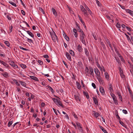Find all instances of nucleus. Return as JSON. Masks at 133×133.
<instances>
[{"label": "nucleus", "instance_id": "nucleus-1", "mask_svg": "<svg viewBox=\"0 0 133 133\" xmlns=\"http://www.w3.org/2000/svg\"><path fill=\"white\" fill-rule=\"evenodd\" d=\"M53 32H51L50 31H49L50 34L51 36L52 39L54 42H56L57 40V37L56 36L55 32L53 30Z\"/></svg>", "mask_w": 133, "mask_h": 133}, {"label": "nucleus", "instance_id": "nucleus-2", "mask_svg": "<svg viewBox=\"0 0 133 133\" xmlns=\"http://www.w3.org/2000/svg\"><path fill=\"white\" fill-rule=\"evenodd\" d=\"M80 8L81 11L83 12V14L86 17H88L89 14L86 11V10L82 5L80 6Z\"/></svg>", "mask_w": 133, "mask_h": 133}, {"label": "nucleus", "instance_id": "nucleus-3", "mask_svg": "<svg viewBox=\"0 0 133 133\" xmlns=\"http://www.w3.org/2000/svg\"><path fill=\"white\" fill-rule=\"evenodd\" d=\"M94 71L97 77L101 76L100 72L97 68L94 69Z\"/></svg>", "mask_w": 133, "mask_h": 133}, {"label": "nucleus", "instance_id": "nucleus-4", "mask_svg": "<svg viewBox=\"0 0 133 133\" xmlns=\"http://www.w3.org/2000/svg\"><path fill=\"white\" fill-rule=\"evenodd\" d=\"M10 64L14 68H18V66L16 65L15 64L14 62L12 61H11L10 62Z\"/></svg>", "mask_w": 133, "mask_h": 133}, {"label": "nucleus", "instance_id": "nucleus-5", "mask_svg": "<svg viewBox=\"0 0 133 133\" xmlns=\"http://www.w3.org/2000/svg\"><path fill=\"white\" fill-rule=\"evenodd\" d=\"M99 90L101 93L103 95L105 93V91L103 88L102 87H99Z\"/></svg>", "mask_w": 133, "mask_h": 133}, {"label": "nucleus", "instance_id": "nucleus-6", "mask_svg": "<svg viewBox=\"0 0 133 133\" xmlns=\"http://www.w3.org/2000/svg\"><path fill=\"white\" fill-rule=\"evenodd\" d=\"M60 99H58V101H57V102H56V104L58 106H59V105L61 106L62 108L64 107L63 105L62 104L61 102V101L59 100Z\"/></svg>", "mask_w": 133, "mask_h": 133}, {"label": "nucleus", "instance_id": "nucleus-7", "mask_svg": "<svg viewBox=\"0 0 133 133\" xmlns=\"http://www.w3.org/2000/svg\"><path fill=\"white\" fill-rule=\"evenodd\" d=\"M126 11L127 13H129L130 15L133 16V12L129 9L125 10Z\"/></svg>", "mask_w": 133, "mask_h": 133}, {"label": "nucleus", "instance_id": "nucleus-8", "mask_svg": "<svg viewBox=\"0 0 133 133\" xmlns=\"http://www.w3.org/2000/svg\"><path fill=\"white\" fill-rule=\"evenodd\" d=\"M66 55L67 59H68L70 61H71V59L70 54L67 52H66Z\"/></svg>", "mask_w": 133, "mask_h": 133}, {"label": "nucleus", "instance_id": "nucleus-9", "mask_svg": "<svg viewBox=\"0 0 133 133\" xmlns=\"http://www.w3.org/2000/svg\"><path fill=\"white\" fill-rule=\"evenodd\" d=\"M63 35L65 39H66L67 41H69V37L66 35V34L65 33L64 31H63Z\"/></svg>", "mask_w": 133, "mask_h": 133}, {"label": "nucleus", "instance_id": "nucleus-10", "mask_svg": "<svg viewBox=\"0 0 133 133\" xmlns=\"http://www.w3.org/2000/svg\"><path fill=\"white\" fill-rule=\"evenodd\" d=\"M52 10L53 14L55 16H57L58 15L57 14L55 9L54 8H52Z\"/></svg>", "mask_w": 133, "mask_h": 133}, {"label": "nucleus", "instance_id": "nucleus-11", "mask_svg": "<svg viewBox=\"0 0 133 133\" xmlns=\"http://www.w3.org/2000/svg\"><path fill=\"white\" fill-rule=\"evenodd\" d=\"M92 99L95 104L96 105H98V102L97 99L95 97H92Z\"/></svg>", "mask_w": 133, "mask_h": 133}, {"label": "nucleus", "instance_id": "nucleus-12", "mask_svg": "<svg viewBox=\"0 0 133 133\" xmlns=\"http://www.w3.org/2000/svg\"><path fill=\"white\" fill-rule=\"evenodd\" d=\"M73 31L74 32V35L75 37H77L78 34L77 33V30L75 29H73Z\"/></svg>", "mask_w": 133, "mask_h": 133}, {"label": "nucleus", "instance_id": "nucleus-13", "mask_svg": "<svg viewBox=\"0 0 133 133\" xmlns=\"http://www.w3.org/2000/svg\"><path fill=\"white\" fill-rule=\"evenodd\" d=\"M0 63H2L3 65L6 67H8L9 66L8 64L0 60Z\"/></svg>", "mask_w": 133, "mask_h": 133}, {"label": "nucleus", "instance_id": "nucleus-14", "mask_svg": "<svg viewBox=\"0 0 133 133\" xmlns=\"http://www.w3.org/2000/svg\"><path fill=\"white\" fill-rule=\"evenodd\" d=\"M77 49L78 51L79 52H81L82 51V49L80 45H78Z\"/></svg>", "mask_w": 133, "mask_h": 133}, {"label": "nucleus", "instance_id": "nucleus-15", "mask_svg": "<svg viewBox=\"0 0 133 133\" xmlns=\"http://www.w3.org/2000/svg\"><path fill=\"white\" fill-rule=\"evenodd\" d=\"M99 127L102 131L104 133H108L107 131L101 125H99Z\"/></svg>", "mask_w": 133, "mask_h": 133}, {"label": "nucleus", "instance_id": "nucleus-16", "mask_svg": "<svg viewBox=\"0 0 133 133\" xmlns=\"http://www.w3.org/2000/svg\"><path fill=\"white\" fill-rule=\"evenodd\" d=\"M26 31L27 32V33L31 37L33 38L34 37V35L32 34V33L30 31Z\"/></svg>", "mask_w": 133, "mask_h": 133}, {"label": "nucleus", "instance_id": "nucleus-17", "mask_svg": "<svg viewBox=\"0 0 133 133\" xmlns=\"http://www.w3.org/2000/svg\"><path fill=\"white\" fill-rule=\"evenodd\" d=\"M30 77L32 79L36 81H38L39 80L36 77L33 76H30Z\"/></svg>", "mask_w": 133, "mask_h": 133}, {"label": "nucleus", "instance_id": "nucleus-18", "mask_svg": "<svg viewBox=\"0 0 133 133\" xmlns=\"http://www.w3.org/2000/svg\"><path fill=\"white\" fill-rule=\"evenodd\" d=\"M76 84L77 88L79 90L81 88V87L79 83L78 82H76Z\"/></svg>", "mask_w": 133, "mask_h": 133}, {"label": "nucleus", "instance_id": "nucleus-19", "mask_svg": "<svg viewBox=\"0 0 133 133\" xmlns=\"http://www.w3.org/2000/svg\"><path fill=\"white\" fill-rule=\"evenodd\" d=\"M83 93L84 95L86 96L87 99H88L89 98V95H88V93L87 92H85L84 91H83Z\"/></svg>", "mask_w": 133, "mask_h": 133}, {"label": "nucleus", "instance_id": "nucleus-20", "mask_svg": "<svg viewBox=\"0 0 133 133\" xmlns=\"http://www.w3.org/2000/svg\"><path fill=\"white\" fill-rule=\"evenodd\" d=\"M91 72V75H93L94 74V70L91 67H90L89 68Z\"/></svg>", "mask_w": 133, "mask_h": 133}, {"label": "nucleus", "instance_id": "nucleus-21", "mask_svg": "<svg viewBox=\"0 0 133 133\" xmlns=\"http://www.w3.org/2000/svg\"><path fill=\"white\" fill-rule=\"evenodd\" d=\"M19 82L20 83H21V84L23 86H24V87H25L26 88H27L26 87V84L24 82H22V81H19Z\"/></svg>", "mask_w": 133, "mask_h": 133}, {"label": "nucleus", "instance_id": "nucleus-22", "mask_svg": "<svg viewBox=\"0 0 133 133\" xmlns=\"http://www.w3.org/2000/svg\"><path fill=\"white\" fill-rule=\"evenodd\" d=\"M1 74L5 78H7L8 77V73L7 72H5L4 74L2 73Z\"/></svg>", "mask_w": 133, "mask_h": 133}, {"label": "nucleus", "instance_id": "nucleus-23", "mask_svg": "<svg viewBox=\"0 0 133 133\" xmlns=\"http://www.w3.org/2000/svg\"><path fill=\"white\" fill-rule=\"evenodd\" d=\"M114 102L116 105L118 104V101L116 97L113 98Z\"/></svg>", "mask_w": 133, "mask_h": 133}, {"label": "nucleus", "instance_id": "nucleus-24", "mask_svg": "<svg viewBox=\"0 0 133 133\" xmlns=\"http://www.w3.org/2000/svg\"><path fill=\"white\" fill-rule=\"evenodd\" d=\"M96 65L97 66L98 68L100 70L102 71V68L100 66V65L98 63V62H96Z\"/></svg>", "mask_w": 133, "mask_h": 133}, {"label": "nucleus", "instance_id": "nucleus-25", "mask_svg": "<svg viewBox=\"0 0 133 133\" xmlns=\"http://www.w3.org/2000/svg\"><path fill=\"white\" fill-rule=\"evenodd\" d=\"M119 122L120 124H121L122 126L124 127L125 128H126L127 126L121 121L120 120L119 121Z\"/></svg>", "mask_w": 133, "mask_h": 133}, {"label": "nucleus", "instance_id": "nucleus-26", "mask_svg": "<svg viewBox=\"0 0 133 133\" xmlns=\"http://www.w3.org/2000/svg\"><path fill=\"white\" fill-rule=\"evenodd\" d=\"M84 49L85 50V55L87 56H88L89 55V53L88 50L86 48H85Z\"/></svg>", "mask_w": 133, "mask_h": 133}, {"label": "nucleus", "instance_id": "nucleus-27", "mask_svg": "<svg viewBox=\"0 0 133 133\" xmlns=\"http://www.w3.org/2000/svg\"><path fill=\"white\" fill-rule=\"evenodd\" d=\"M76 25L77 27V29L78 31L79 32V31H80V30H81V29H80L79 24H78L77 22H76Z\"/></svg>", "mask_w": 133, "mask_h": 133}, {"label": "nucleus", "instance_id": "nucleus-28", "mask_svg": "<svg viewBox=\"0 0 133 133\" xmlns=\"http://www.w3.org/2000/svg\"><path fill=\"white\" fill-rule=\"evenodd\" d=\"M97 79H98L99 82H102L103 81L101 76L97 77Z\"/></svg>", "mask_w": 133, "mask_h": 133}, {"label": "nucleus", "instance_id": "nucleus-29", "mask_svg": "<svg viewBox=\"0 0 133 133\" xmlns=\"http://www.w3.org/2000/svg\"><path fill=\"white\" fill-rule=\"evenodd\" d=\"M105 77L107 79H109V76L108 73L107 72H105Z\"/></svg>", "mask_w": 133, "mask_h": 133}, {"label": "nucleus", "instance_id": "nucleus-30", "mask_svg": "<svg viewBox=\"0 0 133 133\" xmlns=\"http://www.w3.org/2000/svg\"><path fill=\"white\" fill-rule=\"evenodd\" d=\"M9 3L11 4L12 5L15 7H16L17 6L16 4L15 3L12 2L11 1H9Z\"/></svg>", "mask_w": 133, "mask_h": 133}, {"label": "nucleus", "instance_id": "nucleus-31", "mask_svg": "<svg viewBox=\"0 0 133 133\" xmlns=\"http://www.w3.org/2000/svg\"><path fill=\"white\" fill-rule=\"evenodd\" d=\"M94 116L96 117H97L99 116L100 115L97 112H95L94 113Z\"/></svg>", "mask_w": 133, "mask_h": 133}, {"label": "nucleus", "instance_id": "nucleus-32", "mask_svg": "<svg viewBox=\"0 0 133 133\" xmlns=\"http://www.w3.org/2000/svg\"><path fill=\"white\" fill-rule=\"evenodd\" d=\"M48 88L49 89V90H50L52 92V93H54V91L53 89L49 85H48L47 86Z\"/></svg>", "mask_w": 133, "mask_h": 133}, {"label": "nucleus", "instance_id": "nucleus-33", "mask_svg": "<svg viewBox=\"0 0 133 133\" xmlns=\"http://www.w3.org/2000/svg\"><path fill=\"white\" fill-rule=\"evenodd\" d=\"M85 72H86V74H88L90 73V72L89 70V69L87 67H86L85 68Z\"/></svg>", "mask_w": 133, "mask_h": 133}, {"label": "nucleus", "instance_id": "nucleus-34", "mask_svg": "<svg viewBox=\"0 0 133 133\" xmlns=\"http://www.w3.org/2000/svg\"><path fill=\"white\" fill-rule=\"evenodd\" d=\"M109 90H110V92L112 93V91H113V89L112 87V86L111 84L109 85Z\"/></svg>", "mask_w": 133, "mask_h": 133}, {"label": "nucleus", "instance_id": "nucleus-35", "mask_svg": "<svg viewBox=\"0 0 133 133\" xmlns=\"http://www.w3.org/2000/svg\"><path fill=\"white\" fill-rule=\"evenodd\" d=\"M81 22L83 24V26H84V28H86V26L85 25V23L84 22L82 21V19H81L80 20Z\"/></svg>", "mask_w": 133, "mask_h": 133}, {"label": "nucleus", "instance_id": "nucleus-36", "mask_svg": "<svg viewBox=\"0 0 133 133\" xmlns=\"http://www.w3.org/2000/svg\"><path fill=\"white\" fill-rule=\"evenodd\" d=\"M70 53L72 56H75V53L72 50H70L69 51Z\"/></svg>", "mask_w": 133, "mask_h": 133}, {"label": "nucleus", "instance_id": "nucleus-37", "mask_svg": "<svg viewBox=\"0 0 133 133\" xmlns=\"http://www.w3.org/2000/svg\"><path fill=\"white\" fill-rule=\"evenodd\" d=\"M4 43L8 46L9 47L10 46V44L9 42L7 41H5L4 42Z\"/></svg>", "mask_w": 133, "mask_h": 133}, {"label": "nucleus", "instance_id": "nucleus-38", "mask_svg": "<svg viewBox=\"0 0 133 133\" xmlns=\"http://www.w3.org/2000/svg\"><path fill=\"white\" fill-rule=\"evenodd\" d=\"M74 97L75 99L77 101L78 100H79V101L80 100V99L79 98V97L78 96H77L75 95H74Z\"/></svg>", "mask_w": 133, "mask_h": 133}, {"label": "nucleus", "instance_id": "nucleus-39", "mask_svg": "<svg viewBox=\"0 0 133 133\" xmlns=\"http://www.w3.org/2000/svg\"><path fill=\"white\" fill-rule=\"evenodd\" d=\"M12 121H9L8 123V127H10L12 123Z\"/></svg>", "mask_w": 133, "mask_h": 133}, {"label": "nucleus", "instance_id": "nucleus-40", "mask_svg": "<svg viewBox=\"0 0 133 133\" xmlns=\"http://www.w3.org/2000/svg\"><path fill=\"white\" fill-rule=\"evenodd\" d=\"M38 8L39 9V10L40 11H41L42 12L43 14H45V13L43 9L42 8H41L40 7H39Z\"/></svg>", "mask_w": 133, "mask_h": 133}, {"label": "nucleus", "instance_id": "nucleus-41", "mask_svg": "<svg viewBox=\"0 0 133 133\" xmlns=\"http://www.w3.org/2000/svg\"><path fill=\"white\" fill-rule=\"evenodd\" d=\"M21 66L22 68L23 69L25 68L26 67V65L23 64H21Z\"/></svg>", "mask_w": 133, "mask_h": 133}, {"label": "nucleus", "instance_id": "nucleus-42", "mask_svg": "<svg viewBox=\"0 0 133 133\" xmlns=\"http://www.w3.org/2000/svg\"><path fill=\"white\" fill-rule=\"evenodd\" d=\"M77 65L80 67H82L83 65L82 62L81 61L79 62L78 63Z\"/></svg>", "mask_w": 133, "mask_h": 133}, {"label": "nucleus", "instance_id": "nucleus-43", "mask_svg": "<svg viewBox=\"0 0 133 133\" xmlns=\"http://www.w3.org/2000/svg\"><path fill=\"white\" fill-rule=\"evenodd\" d=\"M27 39V41L29 43H32L33 41L31 39L29 38L26 37H25Z\"/></svg>", "mask_w": 133, "mask_h": 133}, {"label": "nucleus", "instance_id": "nucleus-44", "mask_svg": "<svg viewBox=\"0 0 133 133\" xmlns=\"http://www.w3.org/2000/svg\"><path fill=\"white\" fill-rule=\"evenodd\" d=\"M85 37V34L81 35L80 36V39H84Z\"/></svg>", "mask_w": 133, "mask_h": 133}, {"label": "nucleus", "instance_id": "nucleus-45", "mask_svg": "<svg viewBox=\"0 0 133 133\" xmlns=\"http://www.w3.org/2000/svg\"><path fill=\"white\" fill-rule=\"evenodd\" d=\"M13 81H14V82H15V84L16 85H17L18 86H19L20 85L17 82V80L16 79H13Z\"/></svg>", "mask_w": 133, "mask_h": 133}, {"label": "nucleus", "instance_id": "nucleus-46", "mask_svg": "<svg viewBox=\"0 0 133 133\" xmlns=\"http://www.w3.org/2000/svg\"><path fill=\"white\" fill-rule=\"evenodd\" d=\"M106 17L109 20H111V22H114L113 20L112 19H111V18L110 17V16L107 15H106Z\"/></svg>", "mask_w": 133, "mask_h": 133}, {"label": "nucleus", "instance_id": "nucleus-47", "mask_svg": "<svg viewBox=\"0 0 133 133\" xmlns=\"http://www.w3.org/2000/svg\"><path fill=\"white\" fill-rule=\"evenodd\" d=\"M52 99L54 102L55 103H56V102H57V101H58V99H56L55 98H52Z\"/></svg>", "mask_w": 133, "mask_h": 133}, {"label": "nucleus", "instance_id": "nucleus-48", "mask_svg": "<svg viewBox=\"0 0 133 133\" xmlns=\"http://www.w3.org/2000/svg\"><path fill=\"white\" fill-rule=\"evenodd\" d=\"M19 48H20L21 49H22V50H25V51H29V50L27 49H26V48H23V47H22V46H20L19 47Z\"/></svg>", "mask_w": 133, "mask_h": 133}, {"label": "nucleus", "instance_id": "nucleus-49", "mask_svg": "<svg viewBox=\"0 0 133 133\" xmlns=\"http://www.w3.org/2000/svg\"><path fill=\"white\" fill-rule=\"evenodd\" d=\"M96 3L99 6H100L101 5V3L100 2H99L98 1L96 0Z\"/></svg>", "mask_w": 133, "mask_h": 133}, {"label": "nucleus", "instance_id": "nucleus-50", "mask_svg": "<svg viewBox=\"0 0 133 133\" xmlns=\"http://www.w3.org/2000/svg\"><path fill=\"white\" fill-rule=\"evenodd\" d=\"M80 40L82 42V43L84 44L85 45H86V43H85V40L84 39H80Z\"/></svg>", "mask_w": 133, "mask_h": 133}, {"label": "nucleus", "instance_id": "nucleus-51", "mask_svg": "<svg viewBox=\"0 0 133 133\" xmlns=\"http://www.w3.org/2000/svg\"><path fill=\"white\" fill-rule=\"evenodd\" d=\"M78 129L79 131H80L82 133L83 132V130L81 127H80L78 128Z\"/></svg>", "mask_w": 133, "mask_h": 133}, {"label": "nucleus", "instance_id": "nucleus-52", "mask_svg": "<svg viewBox=\"0 0 133 133\" xmlns=\"http://www.w3.org/2000/svg\"><path fill=\"white\" fill-rule=\"evenodd\" d=\"M116 26L118 28H120L121 27V25L118 22L116 24Z\"/></svg>", "mask_w": 133, "mask_h": 133}, {"label": "nucleus", "instance_id": "nucleus-53", "mask_svg": "<svg viewBox=\"0 0 133 133\" xmlns=\"http://www.w3.org/2000/svg\"><path fill=\"white\" fill-rule=\"evenodd\" d=\"M38 63L41 65H42V64H43V62L42 61L39 60H38Z\"/></svg>", "mask_w": 133, "mask_h": 133}, {"label": "nucleus", "instance_id": "nucleus-54", "mask_svg": "<svg viewBox=\"0 0 133 133\" xmlns=\"http://www.w3.org/2000/svg\"><path fill=\"white\" fill-rule=\"evenodd\" d=\"M101 44L102 46V47L104 49H105V45L104 44V43L103 42H101Z\"/></svg>", "mask_w": 133, "mask_h": 133}, {"label": "nucleus", "instance_id": "nucleus-55", "mask_svg": "<svg viewBox=\"0 0 133 133\" xmlns=\"http://www.w3.org/2000/svg\"><path fill=\"white\" fill-rule=\"evenodd\" d=\"M115 59L116 61L118 62V63H121V61L117 57L115 58Z\"/></svg>", "mask_w": 133, "mask_h": 133}, {"label": "nucleus", "instance_id": "nucleus-56", "mask_svg": "<svg viewBox=\"0 0 133 133\" xmlns=\"http://www.w3.org/2000/svg\"><path fill=\"white\" fill-rule=\"evenodd\" d=\"M117 114L116 113V117L119 120L120 119V117H119V115H118V112L117 111Z\"/></svg>", "mask_w": 133, "mask_h": 133}, {"label": "nucleus", "instance_id": "nucleus-57", "mask_svg": "<svg viewBox=\"0 0 133 133\" xmlns=\"http://www.w3.org/2000/svg\"><path fill=\"white\" fill-rule=\"evenodd\" d=\"M128 89L129 91L130 94H131L132 93V91L131 90L130 88L129 87H128Z\"/></svg>", "mask_w": 133, "mask_h": 133}, {"label": "nucleus", "instance_id": "nucleus-58", "mask_svg": "<svg viewBox=\"0 0 133 133\" xmlns=\"http://www.w3.org/2000/svg\"><path fill=\"white\" fill-rule=\"evenodd\" d=\"M43 57L45 58H49V56L48 55H45L43 56Z\"/></svg>", "mask_w": 133, "mask_h": 133}, {"label": "nucleus", "instance_id": "nucleus-59", "mask_svg": "<svg viewBox=\"0 0 133 133\" xmlns=\"http://www.w3.org/2000/svg\"><path fill=\"white\" fill-rule=\"evenodd\" d=\"M119 69L120 74L123 73V71L121 68V67H119Z\"/></svg>", "mask_w": 133, "mask_h": 133}, {"label": "nucleus", "instance_id": "nucleus-60", "mask_svg": "<svg viewBox=\"0 0 133 133\" xmlns=\"http://www.w3.org/2000/svg\"><path fill=\"white\" fill-rule=\"evenodd\" d=\"M21 12L22 14L24 16L25 15V12L23 10H21Z\"/></svg>", "mask_w": 133, "mask_h": 133}, {"label": "nucleus", "instance_id": "nucleus-61", "mask_svg": "<svg viewBox=\"0 0 133 133\" xmlns=\"http://www.w3.org/2000/svg\"><path fill=\"white\" fill-rule=\"evenodd\" d=\"M92 85L94 89L96 88V85L94 83H92Z\"/></svg>", "mask_w": 133, "mask_h": 133}, {"label": "nucleus", "instance_id": "nucleus-62", "mask_svg": "<svg viewBox=\"0 0 133 133\" xmlns=\"http://www.w3.org/2000/svg\"><path fill=\"white\" fill-rule=\"evenodd\" d=\"M76 124L77 125V127H78V128L79 127H81L80 123H78V122L76 123Z\"/></svg>", "mask_w": 133, "mask_h": 133}, {"label": "nucleus", "instance_id": "nucleus-63", "mask_svg": "<svg viewBox=\"0 0 133 133\" xmlns=\"http://www.w3.org/2000/svg\"><path fill=\"white\" fill-rule=\"evenodd\" d=\"M122 111L125 114H127V111L125 110H122Z\"/></svg>", "mask_w": 133, "mask_h": 133}, {"label": "nucleus", "instance_id": "nucleus-64", "mask_svg": "<svg viewBox=\"0 0 133 133\" xmlns=\"http://www.w3.org/2000/svg\"><path fill=\"white\" fill-rule=\"evenodd\" d=\"M120 75L122 78H124V77L125 76L123 74V73H120Z\"/></svg>", "mask_w": 133, "mask_h": 133}]
</instances>
